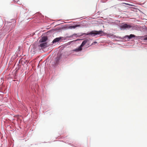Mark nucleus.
Masks as SVG:
<instances>
[{
	"label": "nucleus",
	"instance_id": "1",
	"mask_svg": "<svg viewBox=\"0 0 147 147\" xmlns=\"http://www.w3.org/2000/svg\"><path fill=\"white\" fill-rule=\"evenodd\" d=\"M103 33V32L102 30L92 31L90 32L89 33L87 34L86 35H90L94 36L96 35H101Z\"/></svg>",
	"mask_w": 147,
	"mask_h": 147
},
{
	"label": "nucleus",
	"instance_id": "2",
	"mask_svg": "<svg viewBox=\"0 0 147 147\" xmlns=\"http://www.w3.org/2000/svg\"><path fill=\"white\" fill-rule=\"evenodd\" d=\"M121 29H126L127 28H130L132 27V26L130 25H128L127 24H123L120 26Z\"/></svg>",
	"mask_w": 147,
	"mask_h": 147
},
{
	"label": "nucleus",
	"instance_id": "3",
	"mask_svg": "<svg viewBox=\"0 0 147 147\" xmlns=\"http://www.w3.org/2000/svg\"><path fill=\"white\" fill-rule=\"evenodd\" d=\"M47 43L46 42L41 43L38 46V48L40 49H43L47 47Z\"/></svg>",
	"mask_w": 147,
	"mask_h": 147
},
{
	"label": "nucleus",
	"instance_id": "4",
	"mask_svg": "<svg viewBox=\"0 0 147 147\" xmlns=\"http://www.w3.org/2000/svg\"><path fill=\"white\" fill-rule=\"evenodd\" d=\"M60 57L59 56H57L55 59V63L56 64H58L59 63L60 60Z\"/></svg>",
	"mask_w": 147,
	"mask_h": 147
},
{
	"label": "nucleus",
	"instance_id": "5",
	"mask_svg": "<svg viewBox=\"0 0 147 147\" xmlns=\"http://www.w3.org/2000/svg\"><path fill=\"white\" fill-rule=\"evenodd\" d=\"M47 38L46 36H44L42 38L39 40L40 42H45L47 40Z\"/></svg>",
	"mask_w": 147,
	"mask_h": 147
},
{
	"label": "nucleus",
	"instance_id": "6",
	"mask_svg": "<svg viewBox=\"0 0 147 147\" xmlns=\"http://www.w3.org/2000/svg\"><path fill=\"white\" fill-rule=\"evenodd\" d=\"M135 37L136 36L132 34H131L130 35H127L125 36L126 37L128 38L129 39H130L132 38Z\"/></svg>",
	"mask_w": 147,
	"mask_h": 147
},
{
	"label": "nucleus",
	"instance_id": "7",
	"mask_svg": "<svg viewBox=\"0 0 147 147\" xmlns=\"http://www.w3.org/2000/svg\"><path fill=\"white\" fill-rule=\"evenodd\" d=\"M61 37L57 38H55L53 40V43H54V42H58L61 40Z\"/></svg>",
	"mask_w": 147,
	"mask_h": 147
},
{
	"label": "nucleus",
	"instance_id": "8",
	"mask_svg": "<svg viewBox=\"0 0 147 147\" xmlns=\"http://www.w3.org/2000/svg\"><path fill=\"white\" fill-rule=\"evenodd\" d=\"M82 47L80 46L78 48H77L76 49H74V51L76 52H79L81 51L82 50Z\"/></svg>",
	"mask_w": 147,
	"mask_h": 147
},
{
	"label": "nucleus",
	"instance_id": "9",
	"mask_svg": "<svg viewBox=\"0 0 147 147\" xmlns=\"http://www.w3.org/2000/svg\"><path fill=\"white\" fill-rule=\"evenodd\" d=\"M88 40H87L86 39L84 40L83 42H82V44L80 45L81 47H83L87 43V42Z\"/></svg>",
	"mask_w": 147,
	"mask_h": 147
},
{
	"label": "nucleus",
	"instance_id": "10",
	"mask_svg": "<svg viewBox=\"0 0 147 147\" xmlns=\"http://www.w3.org/2000/svg\"><path fill=\"white\" fill-rule=\"evenodd\" d=\"M78 26V25H76L75 26H70V27L71 28H76Z\"/></svg>",
	"mask_w": 147,
	"mask_h": 147
},
{
	"label": "nucleus",
	"instance_id": "11",
	"mask_svg": "<svg viewBox=\"0 0 147 147\" xmlns=\"http://www.w3.org/2000/svg\"><path fill=\"white\" fill-rule=\"evenodd\" d=\"M144 40H147V36L145 37L144 38Z\"/></svg>",
	"mask_w": 147,
	"mask_h": 147
},
{
	"label": "nucleus",
	"instance_id": "12",
	"mask_svg": "<svg viewBox=\"0 0 147 147\" xmlns=\"http://www.w3.org/2000/svg\"><path fill=\"white\" fill-rule=\"evenodd\" d=\"M13 1H15V2H18V0H13Z\"/></svg>",
	"mask_w": 147,
	"mask_h": 147
},
{
	"label": "nucleus",
	"instance_id": "13",
	"mask_svg": "<svg viewBox=\"0 0 147 147\" xmlns=\"http://www.w3.org/2000/svg\"><path fill=\"white\" fill-rule=\"evenodd\" d=\"M94 43H97V42L95 41L94 42Z\"/></svg>",
	"mask_w": 147,
	"mask_h": 147
}]
</instances>
